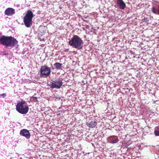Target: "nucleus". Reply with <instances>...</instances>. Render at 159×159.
Segmentation results:
<instances>
[{"mask_svg":"<svg viewBox=\"0 0 159 159\" xmlns=\"http://www.w3.org/2000/svg\"><path fill=\"white\" fill-rule=\"evenodd\" d=\"M18 43L16 39L11 36L3 35L0 37V43L7 47H13Z\"/></svg>","mask_w":159,"mask_h":159,"instance_id":"nucleus-1","label":"nucleus"},{"mask_svg":"<svg viewBox=\"0 0 159 159\" xmlns=\"http://www.w3.org/2000/svg\"><path fill=\"white\" fill-rule=\"evenodd\" d=\"M69 44L74 48L79 49L82 48L83 42L78 36L74 35L69 42Z\"/></svg>","mask_w":159,"mask_h":159,"instance_id":"nucleus-2","label":"nucleus"},{"mask_svg":"<svg viewBox=\"0 0 159 159\" xmlns=\"http://www.w3.org/2000/svg\"><path fill=\"white\" fill-rule=\"evenodd\" d=\"M33 17L32 12L30 10L28 11L24 18V22L26 27H30L32 25Z\"/></svg>","mask_w":159,"mask_h":159,"instance_id":"nucleus-3","label":"nucleus"},{"mask_svg":"<svg viewBox=\"0 0 159 159\" xmlns=\"http://www.w3.org/2000/svg\"><path fill=\"white\" fill-rule=\"evenodd\" d=\"M25 102L22 101L18 102L16 106V111L21 114H25L29 111V107L26 106H24Z\"/></svg>","mask_w":159,"mask_h":159,"instance_id":"nucleus-4","label":"nucleus"},{"mask_svg":"<svg viewBox=\"0 0 159 159\" xmlns=\"http://www.w3.org/2000/svg\"><path fill=\"white\" fill-rule=\"evenodd\" d=\"M51 69L46 66H42L40 70V76L41 77L48 76L51 73Z\"/></svg>","mask_w":159,"mask_h":159,"instance_id":"nucleus-5","label":"nucleus"},{"mask_svg":"<svg viewBox=\"0 0 159 159\" xmlns=\"http://www.w3.org/2000/svg\"><path fill=\"white\" fill-rule=\"evenodd\" d=\"M63 83L61 80H52L51 82V84H49V86L52 89L54 88L58 89L61 87Z\"/></svg>","mask_w":159,"mask_h":159,"instance_id":"nucleus-6","label":"nucleus"},{"mask_svg":"<svg viewBox=\"0 0 159 159\" xmlns=\"http://www.w3.org/2000/svg\"><path fill=\"white\" fill-rule=\"evenodd\" d=\"M20 134L21 135L25 137L27 139H29L30 136L29 131L25 129L21 130L20 132Z\"/></svg>","mask_w":159,"mask_h":159,"instance_id":"nucleus-7","label":"nucleus"},{"mask_svg":"<svg viewBox=\"0 0 159 159\" xmlns=\"http://www.w3.org/2000/svg\"><path fill=\"white\" fill-rule=\"evenodd\" d=\"M117 4L118 7L124 10L126 7V4L122 0H117Z\"/></svg>","mask_w":159,"mask_h":159,"instance_id":"nucleus-8","label":"nucleus"},{"mask_svg":"<svg viewBox=\"0 0 159 159\" xmlns=\"http://www.w3.org/2000/svg\"><path fill=\"white\" fill-rule=\"evenodd\" d=\"M15 13V10L12 8H8L5 11V14L7 16H11Z\"/></svg>","mask_w":159,"mask_h":159,"instance_id":"nucleus-9","label":"nucleus"},{"mask_svg":"<svg viewBox=\"0 0 159 159\" xmlns=\"http://www.w3.org/2000/svg\"><path fill=\"white\" fill-rule=\"evenodd\" d=\"M97 122L93 120L89 123H87V125L88 126L91 128H93L97 125Z\"/></svg>","mask_w":159,"mask_h":159,"instance_id":"nucleus-10","label":"nucleus"},{"mask_svg":"<svg viewBox=\"0 0 159 159\" xmlns=\"http://www.w3.org/2000/svg\"><path fill=\"white\" fill-rule=\"evenodd\" d=\"M54 66L56 69L60 70L62 67V64L57 62L54 64Z\"/></svg>","mask_w":159,"mask_h":159,"instance_id":"nucleus-11","label":"nucleus"},{"mask_svg":"<svg viewBox=\"0 0 159 159\" xmlns=\"http://www.w3.org/2000/svg\"><path fill=\"white\" fill-rule=\"evenodd\" d=\"M110 139L111 141V143H117L119 141L118 138L115 139L113 137H111Z\"/></svg>","mask_w":159,"mask_h":159,"instance_id":"nucleus-12","label":"nucleus"},{"mask_svg":"<svg viewBox=\"0 0 159 159\" xmlns=\"http://www.w3.org/2000/svg\"><path fill=\"white\" fill-rule=\"evenodd\" d=\"M154 133L156 136H159V126L155 128Z\"/></svg>","mask_w":159,"mask_h":159,"instance_id":"nucleus-13","label":"nucleus"},{"mask_svg":"<svg viewBox=\"0 0 159 159\" xmlns=\"http://www.w3.org/2000/svg\"><path fill=\"white\" fill-rule=\"evenodd\" d=\"M152 11L153 13H154L155 14L157 13L156 10V9L155 8H154V7H152Z\"/></svg>","mask_w":159,"mask_h":159,"instance_id":"nucleus-14","label":"nucleus"},{"mask_svg":"<svg viewBox=\"0 0 159 159\" xmlns=\"http://www.w3.org/2000/svg\"><path fill=\"white\" fill-rule=\"evenodd\" d=\"M33 100L34 101H36L37 100V98L36 97H34L33 98Z\"/></svg>","mask_w":159,"mask_h":159,"instance_id":"nucleus-15","label":"nucleus"},{"mask_svg":"<svg viewBox=\"0 0 159 159\" xmlns=\"http://www.w3.org/2000/svg\"><path fill=\"white\" fill-rule=\"evenodd\" d=\"M0 95L2 96L3 98H4L6 96V94L5 93H3L2 94H0Z\"/></svg>","mask_w":159,"mask_h":159,"instance_id":"nucleus-16","label":"nucleus"},{"mask_svg":"<svg viewBox=\"0 0 159 159\" xmlns=\"http://www.w3.org/2000/svg\"><path fill=\"white\" fill-rule=\"evenodd\" d=\"M158 14L159 15V9L158 10Z\"/></svg>","mask_w":159,"mask_h":159,"instance_id":"nucleus-17","label":"nucleus"}]
</instances>
